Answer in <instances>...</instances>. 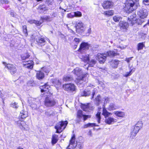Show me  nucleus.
Returning a JSON list of instances; mask_svg holds the SVG:
<instances>
[{
    "label": "nucleus",
    "mask_w": 149,
    "mask_h": 149,
    "mask_svg": "<svg viewBox=\"0 0 149 149\" xmlns=\"http://www.w3.org/2000/svg\"><path fill=\"white\" fill-rule=\"evenodd\" d=\"M137 49L138 51L143 49V47H145V44L143 42L139 43L138 44Z\"/></svg>",
    "instance_id": "obj_38"
},
{
    "label": "nucleus",
    "mask_w": 149,
    "mask_h": 149,
    "mask_svg": "<svg viewBox=\"0 0 149 149\" xmlns=\"http://www.w3.org/2000/svg\"><path fill=\"white\" fill-rule=\"evenodd\" d=\"M11 107H12L13 108L17 109L18 107V105L17 104V103L16 102H14L11 104Z\"/></svg>",
    "instance_id": "obj_50"
},
{
    "label": "nucleus",
    "mask_w": 149,
    "mask_h": 149,
    "mask_svg": "<svg viewBox=\"0 0 149 149\" xmlns=\"http://www.w3.org/2000/svg\"><path fill=\"white\" fill-rule=\"evenodd\" d=\"M139 0H126L125 10L130 13L139 6Z\"/></svg>",
    "instance_id": "obj_2"
},
{
    "label": "nucleus",
    "mask_w": 149,
    "mask_h": 149,
    "mask_svg": "<svg viewBox=\"0 0 149 149\" xmlns=\"http://www.w3.org/2000/svg\"><path fill=\"white\" fill-rule=\"evenodd\" d=\"M88 55H86L84 54L81 56L80 55V58L81 60L84 61L85 63H88L89 61V59Z\"/></svg>",
    "instance_id": "obj_21"
},
{
    "label": "nucleus",
    "mask_w": 149,
    "mask_h": 149,
    "mask_svg": "<svg viewBox=\"0 0 149 149\" xmlns=\"http://www.w3.org/2000/svg\"><path fill=\"white\" fill-rule=\"evenodd\" d=\"M98 125H96L95 123H89L85 125H84V128H86L88 127H93L94 126H97Z\"/></svg>",
    "instance_id": "obj_37"
},
{
    "label": "nucleus",
    "mask_w": 149,
    "mask_h": 149,
    "mask_svg": "<svg viewBox=\"0 0 149 149\" xmlns=\"http://www.w3.org/2000/svg\"><path fill=\"white\" fill-rule=\"evenodd\" d=\"M79 139L82 140V137H80ZM84 142V141L82 140L80 142H77L76 143L77 144V147L79 148V149H81L83 148V145L82 144ZM76 143V142H75Z\"/></svg>",
    "instance_id": "obj_36"
},
{
    "label": "nucleus",
    "mask_w": 149,
    "mask_h": 149,
    "mask_svg": "<svg viewBox=\"0 0 149 149\" xmlns=\"http://www.w3.org/2000/svg\"><path fill=\"white\" fill-rule=\"evenodd\" d=\"M57 101L54 98L49 97H46L44 101V104L47 107L54 106L57 103Z\"/></svg>",
    "instance_id": "obj_4"
},
{
    "label": "nucleus",
    "mask_w": 149,
    "mask_h": 149,
    "mask_svg": "<svg viewBox=\"0 0 149 149\" xmlns=\"http://www.w3.org/2000/svg\"><path fill=\"white\" fill-rule=\"evenodd\" d=\"M106 55L109 56L110 57H113L115 56L118 55V54L114 51H109L107 52L106 54Z\"/></svg>",
    "instance_id": "obj_29"
},
{
    "label": "nucleus",
    "mask_w": 149,
    "mask_h": 149,
    "mask_svg": "<svg viewBox=\"0 0 149 149\" xmlns=\"http://www.w3.org/2000/svg\"><path fill=\"white\" fill-rule=\"evenodd\" d=\"M89 47V45L87 43L82 42L80 45V47L78 50L79 52H81L82 50L88 49Z\"/></svg>",
    "instance_id": "obj_16"
},
{
    "label": "nucleus",
    "mask_w": 149,
    "mask_h": 149,
    "mask_svg": "<svg viewBox=\"0 0 149 149\" xmlns=\"http://www.w3.org/2000/svg\"><path fill=\"white\" fill-rule=\"evenodd\" d=\"M137 15L140 18L145 19L148 15L147 10L146 9H141L137 12Z\"/></svg>",
    "instance_id": "obj_11"
},
{
    "label": "nucleus",
    "mask_w": 149,
    "mask_h": 149,
    "mask_svg": "<svg viewBox=\"0 0 149 149\" xmlns=\"http://www.w3.org/2000/svg\"><path fill=\"white\" fill-rule=\"evenodd\" d=\"M117 107L115 105V104L113 103L110 104L109 107H108V109L110 111H111L117 109Z\"/></svg>",
    "instance_id": "obj_33"
},
{
    "label": "nucleus",
    "mask_w": 149,
    "mask_h": 149,
    "mask_svg": "<svg viewBox=\"0 0 149 149\" xmlns=\"http://www.w3.org/2000/svg\"><path fill=\"white\" fill-rule=\"evenodd\" d=\"M83 117L84 118V121H85L86 120L87 118H90L91 117V116L89 115H84Z\"/></svg>",
    "instance_id": "obj_53"
},
{
    "label": "nucleus",
    "mask_w": 149,
    "mask_h": 149,
    "mask_svg": "<svg viewBox=\"0 0 149 149\" xmlns=\"http://www.w3.org/2000/svg\"><path fill=\"white\" fill-rule=\"evenodd\" d=\"M102 108L101 107H99L98 108V112L97 114L96 115V116L97 118V121L99 123H100V121L101 119L100 114L101 112L100 111V110Z\"/></svg>",
    "instance_id": "obj_34"
},
{
    "label": "nucleus",
    "mask_w": 149,
    "mask_h": 149,
    "mask_svg": "<svg viewBox=\"0 0 149 149\" xmlns=\"http://www.w3.org/2000/svg\"><path fill=\"white\" fill-rule=\"evenodd\" d=\"M81 108L84 111H89L90 110H92L93 109L92 106L90 104L86 105H83L82 106Z\"/></svg>",
    "instance_id": "obj_17"
},
{
    "label": "nucleus",
    "mask_w": 149,
    "mask_h": 149,
    "mask_svg": "<svg viewBox=\"0 0 149 149\" xmlns=\"http://www.w3.org/2000/svg\"><path fill=\"white\" fill-rule=\"evenodd\" d=\"M133 58V57L129 58H127L126 59V61H127L128 63H129L130 60H132V58Z\"/></svg>",
    "instance_id": "obj_64"
},
{
    "label": "nucleus",
    "mask_w": 149,
    "mask_h": 149,
    "mask_svg": "<svg viewBox=\"0 0 149 149\" xmlns=\"http://www.w3.org/2000/svg\"><path fill=\"white\" fill-rule=\"evenodd\" d=\"M76 146L77 144L75 143V136L74 135L70 141L69 145L67 147V149H74Z\"/></svg>",
    "instance_id": "obj_9"
},
{
    "label": "nucleus",
    "mask_w": 149,
    "mask_h": 149,
    "mask_svg": "<svg viewBox=\"0 0 149 149\" xmlns=\"http://www.w3.org/2000/svg\"><path fill=\"white\" fill-rule=\"evenodd\" d=\"M3 63L5 66L6 68H7L8 70L9 69V68L8 66V64H7L6 62H3Z\"/></svg>",
    "instance_id": "obj_62"
},
{
    "label": "nucleus",
    "mask_w": 149,
    "mask_h": 149,
    "mask_svg": "<svg viewBox=\"0 0 149 149\" xmlns=\"http://www.w3.org/2000/svg\"><path fill=\"white\" fill-rule=\"evenodd\" d=\"M142 125L143 124L142 122L141 121H139L136 124L135 126L138 128H139V129H140L142 127Z\"/></svg>",
    "instance_id": "obj_46"
},
{
    "label": "nucleus",
    "mask_w": 149,
    "mask_h": 149,
    "mask_svg": "<svg viewBox=\"0 0 149 149\" xmlns=\"http://www.w3.org/2000/svg\"><path fill=\"white\" fill-rule=\"evenodd\" d=\"M44 72H45L48 73L49 72V70H47L46 69V68H42Z\"/></svg>",
    "instance_id": "obj_63"
},
{
    "label": "nucleus",
    "mask_w": 149,
    "mask_h": 149,
    "mask_svg": "<svg viewBox=\"0 0 149 149\" xmlns=\"http://www.w3.org/2000/svg\"><path fill=\"white\" fill-rule=\"evenodd\" d=\"M106 56H107L106 54H98L97 58L100 63H102L105 61Z\"/></svg>",
    "instance_id": "obj_14"
},
{
    "label": "nucleus",
    "mask_w": 149,
    "mask_h": 149,
    "mask_svg": "<svg viewBox=\"0 0 149 149\" xmlns=\"http://www.w3.org/2000/svg\"><path fill=\"white\" fill-rule=\"evenodd\" d=\"M113 3L111 1H104L102 4V6L104 9L111 8L113 6Z\"/></svg>",
    "instance_id": "obj_13"
},
{
    "label": "nucleus",
    "mask_w": 149,
    "mask_h": 149,
    "mask_svg": "<svg viewBox=\"0 0 149 149\" xmlns=\"http://www.w3.org/2000/svg\"><path fill=\"white\" fill-rule=\"evenodd\" d=\"M74 41L78 44L79 42L81 41V39L78 38H75L74 40Z\"/></svg>",
    "instance_id": "obj_58"
},
{
    "label": "nucleus",
    "mask_w": 149,
    "mask_h": 149,
    "mask_svg": "<svg viewBox=\"0 0 149 149\" xmlns=\"http://www.w3.org/2000/svg\"><path fill=\"white\" fill-rule=\"evenodd\" d=\"M121 19L122 18L118 15H115L113 17V20L116 22H119Z\"/></svg>",
    "instance_id": "obj_43"
},
{
    "label": "nucleus",
    "mask_w": 149,
    "mask_h": 149,
    "mask_svg": "<svg viewBox=\"0 0 149 149\" xmlns=\"http://www.w3.org/2000/svg\"><path fill=\"white\" fill-rule=\"evenodd\" d=\"M96 63V61L93 60H91V61H89L88 63L89 64L88 66H90L91 67H93Z\"/></svg>",
    "instance_id": "obj_48"
},
{
    "label": "nucleus",
    "mask_w": 149,
    "mask_h": 149,
    "mask_svg": "<svg viewBox=\"0 0 149 149\" xmlns=\"http://www.w3.org/2000/svg\"><path fill=\"white\" fill-rule=\"evenodd\" d=\"M140 129L139 128H138L134 126L133 130H132L133 131L135 132L136 133H137Z\"/></svg>",
    "instance_id": "obj_54"
},
{
    "label": "nucleus",
    "mask_w": 149,
    "mask_h": 149,
    "mask_svg": "<svg viewBox=\"0 0 149 149\" xmlns=\"http://www.w3.org/2000/svg\"><path fill=\"white\" fill-rule=\"evenodd\" d=\"M137 133L135 132L132 130L130 133V138L131 139H134Z\"/></svg>",
    "instance_id": "obj_44"
},
{
    "label": "nucleus",
    "mask_w": 149,
    "mask_h": 149,
    "mask_svg": "<svg viewBox=\"0 0 149 149\" xmlns=\"http://www.w3.org/2000/svg\"><path fill=\"white\" fill-rule=\"evenodd\" d=\"M68 122L67 121L60 122L58 123L55 126V128L56 130V133H60L66 127Z\"/></svg>",
    "instance_id": "obj_5"
},
{
    "label": "nucleus",
    "mask_w": 149,
    "mask_h": 149,
    "mask_svg": "<svg viewBox=\"0 0 149 149\" xmlns=\"http://www.w3.org/2000/svg\"><path fill=\"white\" fill-rule=\"evenodd\" d=\"M58 135L56 134H54L52 136V145L56 144L58 141Z\"/></svg>",
    "instance_id": "obj_28"
},
{
    "label": "nucleus",
    "mask_w": 149,
    "mask_h": 149,
    "mask_svg": "<svg viewBox=\"0 0 149 149\" xmlns=\"http://www.w3.org/2000/svg\"><path fill=\"white\" fill-rule=\"evenodd\" d=\"M63 88L64 90L67 91H73L75 90L74 85L72 84H68L63 85Z\"/></svg>",
    "instance_id": "obj_10"
},
{
    "label": "nucleus",
    "mask_w": 149,
    "mask_h": 149,
    "mask_svg": "<svg viewBox=\"0 0 149 149\" xmlns=\"http://www.w3.org/2000/svg\"><path fill=\"white\" fill-rule=\"evenodd\" d=\"M128 24L127 22L125 21H120L119 23V26L121 30L123 31H125L128 27Z\"/></svg>",
    "instance_id": "obj_12"
},
{
    "label": "nucleus",
    "mask_w": 149,
    "mask_h": 149,
    "mask_svg": "<svg viewBox=\"0 0 149 149\" xmlns=\"http://www.w3.org/2000/svg\"><path fill=\"white\" fill-rule=\"evenodd\" d=\"M75 28L76 32L79 33H81L84 31V24L80 21H78L76 22Z\"/></svg>",
    "instance_id": "obj_6"
},
{
    "label": "nucleus",
    "mask_w": 149,
    "mask_h": 149,
    "mask_svg": "<svg viewBox=\"0 0 149 149\" xmlns=\"http://www.w3.org/2000/svg\"><path fill=\"white\" fill-rule=\"evenodd\" d=\"M36 1L38 2L43 1L49 6L52 5L54 3L53 0H36Z\"/></svg>",
    "instance_id": "obj_26"
},
{
    "label": "nucleus",
    "mask_w": 149,
    "mask_h": 149,
    "mask_svg": "<svg viewBox=\"0 0 149 149\" xmlns=\"http://www.w3.org/2000/svg\"><path fill=\"white\" fill-rule=\"evenodd\" d=\"M84 114L82 113V111L81 110H79L77 112V116L79 119L81 118L84 116Z\"/></svg>",
    "instance_id": "obj_39"
},
{
    "label": "nucleus",
    "mask_w": 149,
    "mask_h": 149,
    "mask_svg": "<svg viewBox=\"0 0 149 149\" xmlns=\"http://www.w3.org/2000/svg\"><path fill=\"white\" fill-rule=\"evenodd\" d=\"M30 56V55L28 54H23L21 56V59L22 60H25L27 58H28Z\"/></svg>",
    "instance_id": "obj_45"
},
{
    "label": "nucleus",
    "mask_w": 149,
    "mask_h": 149,
    "mask_svg": "<svg viewBox=\"0 0 149 149\" xmlns=\"http://www.w3.org/2000/svg\"><path fill=\"white\" fill-rule=\"evenodd\" d=\"M146 20L144 19L141 18H139L137 19H136V23L138 25H141L142 24L145 22Z\"/></svg>",
    "instance_id": "obj_35"
},
{
    "label": "nucleus",
    "mask_w": 149,
    "mask_h": 149,
    "mask_svg": "<svg viewBox=\"0 0 149 149\" xmlns=\"http://www.w3.org/2000/svg\"><path fill=\"white\" fill-rule=\"evenodd\" d=\"M10 15L11 16L13 17H15L16 16V14L14 12L13 10H11L10 11Z\"/></svg>",
    "instance_id": "obj_59"
},
{
    "label": "nucleus",
    "mask_w": 149,
    "mask_h": 149,
    "mask_svg": "<svg viewBox=\"0 0 149 149\" xmlns=\"http://www.w3.org/2000/svg\"><path fill=\"white\" fill-rule=\"evenodd\" d=\"M31 106L34 109H37L38 105H40V100L38 99L32 98L31 99H29L28 100Z\"/></svg>",
    "instance_id": "obj_7"
},
{
    "label": "nucleus",
    "mask_w": 149,
    "mask_h": 149,
    "mask_svg": "<svg viewBox=\"0 0 149 149\" xmlns=\"http://www.w3.org/2000/svg\"><path fill=\"white\" fill-rule=\"evenodd\" d=\"M67 16L69 18H73L74 17V12L69 13L68 14Z\"/></svg>",
    "instance_id": "obj_55"
},
{
    "label": "nucleus",
    "mask_w": 149,
    "mask_h": 149,
    "mask_svg": "<svg viewBox=\"0 0 149 149\" xmlns=\"http://www.w3.org/2000/svg\"><path fill=\"white\" fill-rule=\"evenodd\" d=\"M51 82L56 88H59L61 86V83L59 79H52Z\"/></svg>",
    "instance_id": "obj_18"
},
{
    "label": "nucleus",
    "mask_w": 149,
    "mask_h": 149,
    "mask_svg": "<svg viewBox=\"0 0 149 149\" xmlns=\"http://www.w3.org/2000/svg\"><path fill=\"white\" fill-rule=\"evenodd\" d=\"M17 71V69L15 66L13 65H10V72L12 74L15 73Z\"/></svg>",
    "instance_id": "obj_31"
},
{
    "label": "nucleus",
    "mask_w": 149,
    "mask_h": 149,
    "mask_svg": "<svg viewBox=\"0 0 149 149\" xmlns=\"http://www.w3.org/2000/svg\"><path fill=\"white\" fill-rule=\"evenodd\" d=\"M23 32L25 34V36H27V32L26 26V25L23 26Z\"/></svg>",
    "instance_id": "obj_49"
},
{
    "label": "nucleus",
    "mask_w": 149,
    "mask_h": 149,
    "mask_svg": "<svg viewBox=\"0 0 149 149\" xmlns=\"http://www.w3.org/2000/svg\"><path fill=\"white\" fill-rule=\"evenodd\" d=\"M113 113L117 116L120 117H123L125 116V113L122 111H115Z\"/></svg>",
    "instance_id": "obj_30"
},
{
    "label": "nucleus",
    "mask_w": 149,
    "mask_h": 149,
    "mask_svg": "<svg viewBox=\"0 0 149 149\" xmlns=\"http://www.w3.org/2000/svg\"><path fill=\"white\" fill-rule=\"evenodd\" d=\"M139 34L141 37H146V33H144L143 31H141Z\"/></svg>",
    "instance_id": "obj_56"
},
{
    "label": "nucleus",
    "mask_w": 149,
    "mask_h": 149,
    "mask_svg": "<svg viewBox=\"0 0 149 149\" xmlns=\"http://www.w3.org/2000/svg\"><path fill=\"white\" fill-rule=\"evenodd\" d=\"M36 40L38 44L42 43L45 42L44 39L42 38H37Z\"/></svg>",
    "instance_id": "obj_41"
},
{
    "label": "nucleus",
    "mask_w": 149,
    "mask_h": 149,
    "mask_svg": "<svg viewBox=\"0 0 149 149\" xmlns=\"http://www.w3.org/2000/svg\"><path fill=\"white\" fill-rule=\"evenodd\" d=\"M72 72L75 75L78 76V77L75 80V81L78 85H79L83 83V81L86 80V78L87 77L88 74L87 73L81 74L82 71L81 69L78 67L75 68L72 71Z\"/></svg>",
    "instance_id": "obj_1"
},
{
    "label": "nucleus",
    "mask_w": 149,
    "mask_h": 149,
    "mask_svg": "<svg viewBox=\"0 0 149 149\" xmlns=\"http://www.w3.org/2000/svg\"><path fill=\"white\" fill-rule=\"evenodd\" d=\"M91 92L89 89L87 88L85 89L81 93V96H87L91 94Z\"/></svg>",
    "instance_id": "obj_25"
},
{
    "label": "nucleus",
    "mask_w": 149,
    "mask_h": 149,
    "mask_svg": "<svg viewBox=\"0 0 149 149\" xmlns=\"http://www.w3.org/2000/svg\"><path fill=\"white\" fill-rule=\"evenodd\" d=\"M36 77L37 79L39 80L43 79L45 77L44 73L41 71H36Z\"/></svg>",
    "instance_id": "obj_19"
},
{
    "label": "nucleus",
    "mask_w": 149,
    "mask_h": 149,
    "mask_svg": "<svg viewBox=\"0 0 149 149\" xmlns=\"http://www.w3.org/2000/svg\"><path fill=\"white\" fill-rule=\"evenodd\" d=\"M42 22H40V21L35 20L34 24H35L37 26H39L41 25Z\"/></svg>",
    "instance_id": "obj_52"
},
{
    "label": "nucleus",
    "mask_w": 149,
    "mask_h": 149,
    "mask_svg": "<svg viewBox=\"0 0 149 149\" xmlns=\"http://www.w3.org/2000/svg\"><path fill=\"white\" fill-rule=\"evenodd\" d=\"M102 108L103 112L102 114L104 116L105 118H106L105 120V123L109 125L112 124V123L115 121V119L111 117H108L109 115L110 114H112V113L107 111L104 105L103 106Z\"/></svg>",
    "instance_id": "obj_3"
},
{
    "label": "nucleus",
    "mask_w": 149,
    "mask_h": 149,
    "mask_svg": "<svg viewBox=\"0 0 149 149\" xmlns=\"http://www.w3.org/2000/svg\"><path fill=\"white\" fill-rule=\"evenodd\" d=\"M95 104L97 106L99 105L102 102V100L100 95H98L95 98Z\"/></svg>",
    "instance_id": "obj_24"
},
{
    "label": "nucleus",
    "mask_w": 149,
    "mask_h": 149,
    "mask_svg": "<svg viewBox=\"0 0 149 149\" xmlns=\"http://www.w3.org/2000/svg\"><path fill=\"white\" fill-rule=\"evenodd\" d=\"M104 14L106 15H113V12L112 10H109L104 11Z\"/></svg>",
    "instance_id": "obj_42"
},
{
    "label": "nucleus",
    "mask_w": 149,
    "mask_h": 149,
    "mask_svg": "<svg viewBox=\"0 0 149 149\" xmlns=\"http://www.w3.org/2000/svg\"><path fill=\"white\" fill-rule=\"evenodd\" d=\"M43 19L46 20L48 21H50L51 20L50 19V16H47L43 18Z\"/></svg>",
    "instance_id": "obj_57"
},
{
    "label": "nucleus",
    "mask_w": 149,
    "mask_h": 149,
    "mask_svg": "<svg viewBox=\"0 0 149 149\" xmlns=\"http://www.w3.org/2000/svg\"><path fill=\"white\" fill-rule=\"evenodd\" d=\"M143 3L145 5H149V0H143Z\"/></svg>",
    "instance_id": "obj_51"
},
{
    "label": "nucleus",
    "mask_w": 149,
    "mask_h": 149,
    "mask_svg": "<svg viewBox=\"0 0 149 149\" xmlns=\"http://www.w3.org/2000/svg\"><path fill=\"white\" fill-rule=\"evenodd\" d=\"M132 70H131L129 72H127L126 74L125 75V77H127L131 74V72H132Z\"/></svg>",
    "instance_id": "obj_61"
},
{
    "label": "nucleus",
    "mask_w": 149,
    "mask_h": 149,
    "mask_svg": "<svg viewBox=\"0 0 149 149\" xmlns=\"http://www.w3.org/2000/svg\"><path fill=\"white\" fill-rule=\"evenodd\" d=\"M28 116V114L27 111L23 110L20 112V116L21 117V118H25Z\"/></svg>",
    "instance_id": "obj_32"
},
{
    "label": "nucleus",
    "mask_w": 149,
    "mask_h": 149,
    "mask_svg": "<svg viewBox=\"0 0 149 149\" xmlns=\"http://www.w3.org/2000/svg\"><path fill=\"white\" fill-rule=\"evenodd\" d=\"M23 63L24 67L28 69H31L33 67V62L32 61H23Z\"/></svg>",
    "instance_id": "obj_15"
},
{
    "label": "nucleus",
    "mask_w": 149,
    "mask_h": 149,
    "mask_svg": "<svg viewBox=\"0 0 149 149\" xmlns=\"http://www.w3.org/2000/svg\"><path fill=\"white\" fill-rule=\"evenodd\" d=\"M17 124L22 130H28L29 129L28 126L23 121L19 120L17 122Z\"/></svg>",
    "instance_id": "obj_8"
},
{
    "label": "nucleus",
    "mask_w": 149,
    "mask_h": 149,
    "mask_svg": "<svg viewBox=\"0 0 149 149\" xmlns=\"http://www.w3.org/2000/svg\"><path fill=\"white\" fill-rule=\"evenodd\" d=\"M74 17H80L82 16V14L79 11H77L74 12Z\"/></svg>",
    "instance_id": "obj_47"
},
{
    "label": "nucleus",
    "mask_w": 149,
    "mask_h": 149,
    "mask_svg": "<svg viewBox=\"0 0 149 149\" xmlns=\"http://www.w3.org/2000/svg\"><path fill=\"white\" fill-rule=\"evenodd\" d=\"M39 12L40 13H45L48 10V8L45 5H40L38 8Z\"/></svg>",
    "instance_id": "obj_20"
},
{
    "label": "nucleus",
    "mask_w": 149,
    "mask_h": 149,
    "mask_svg": "<svg viewBox=\"0 0 149 149\" xmlns=\"http://www.w3.org/2000/svg\"><path fill=\"white\" fill-rule=\"evenodd\" d=\"M96 91V90L95 89H94L93 90L92 93V99L93 98L94 95L95 94Z\"/></svg>",
    "instance_id": "obj_60"
},
{
    "label": "nucleus",
    "mask_w": 149,
    "mask_h": 149,
    "mask_svg": "<svg viewBox=\"0 0 149 149\" xmlns=\"http://www.w3.org/2000/svg\"><path fill=\"white\" fill-rule=\"evenodd\" d=\"M73 78L72 77L70 76H65L63 78V80L64 81H71L72 79Z\"/></svg>",
    "instance_id": "obj_40"
},
{
    "label": "nucleus",
    "mask_w": 149,
    "mask_h": 149,
    "mask_svg": "<svg viewBox=\"0 0 149 149\" xmlns=\"http://www.w3.org/2000/svg\"><path fill=\"white\" fill-rule=\"evenodd\" d=\"M119 61L118 60H113L110 62L111 66L113 68H117L119 63Z\"/></svg>",
    "instance_id": "obj_22"
},
{
    "label": "nucleus",
    "mask_w": 149,
    "mask_h": 149,
    "mask_svg": "<svg viewBox=\"0 0 149 149\" xmlns=\"http://www.w3.org/2000/svg\"><path fill=\"white\" fill-rule=\"evenodd\" d=\"M136 15L133 14V15L130 16L128 18V19L129 22H130V23L132 24V25H133L134 24V23L136 21Z\"/></svg>",
    "instance_id": "obj_23"
},
{
    "label": "nucleus",
    "mask_w": 149,
    "mask_h": 149,
    "mask_svg": "<svg viewBox=\"0 0 149 149\" xmlns=\"http://www.w3.org/2000/svg\"><path fill=\"white\" fill-rule=\"evenodd\" d=\"M49 87V86L47 85V84H45L43 86H40V88L41 92L47 91Z\"/></svg>",
    "instance_id": "obj_27"
}]
</instances>
